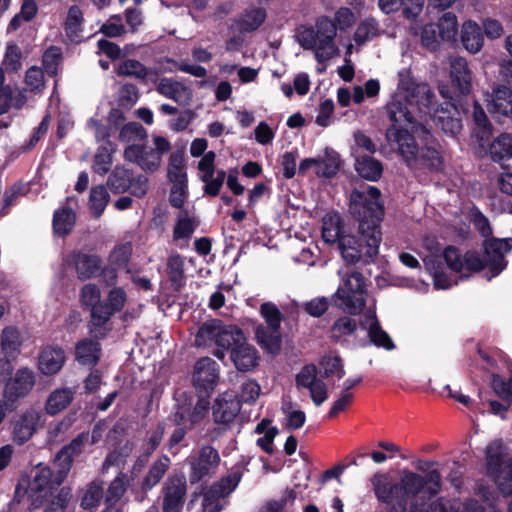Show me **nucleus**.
<instances>
[{
	"label": "nucleus",
	"instance_id": "nucleus-1",
	"mask_svg": "<svg viewBox=\"0 0 512 512\" xmlns=\"http://www.w3.org/2000/svg\"><path fill=\"white\" fill-rule=\"evenodd\" d=\"M381 192L375 186L355 189L350 194L349 212L358 221V232L345 234L339 217L324 218L322 238L326 243H338L343 259L349 264L363 260L370 263L379 252L382 240L380 224L384 217V206L380 202Z\"/></svg>",
	"mask_w": 512,
	"mask_h": 512
},
{
	"label": "nucleus",
	"instance_id": "nucleus-2",
	"mask_svg": "<svg viewBox=\"0 0 512 512\" xmlns=\"http://www.w3.org/2000/svg\"><path fill=\"white\" fill-rule=\"evenodd\" d=\"M385 113L390 126L386 128L385 138L404 163L410 167L422 166L439 171L443 158L436 149V139L430 129L418 121L401 101L386 104Z\"/></svg>",
	"mask_w": 512,
	"mask_h": 512
},
{
	"label": "nucleus",
	"instance_id": "nucleus-3",
	"mask_svg": "<svg viewBox=\"0 0 512 512\" xmlns=\"http://www.w3.org/2000/svg\"><path fill=\"white\" fill-rule=\"evenodd\" d=\"M506 448L501 440L486 447V474L504 496L512 495V456L505 460Z\"/></svg>",
	"mask_w": 512,
	"mask_h": 512
},
{
	"label": "nucleus",
	"instance_id": "nucleus-4",
	"mask_svg": "<svg viewBox=\"0 0 512 512\" xmlns=\"http://www.w3.org/2000/svg\"><path fill=\"white\" fill-rule=\"evenodd\" d=\"M246 340L241 328L236 325H226L221 319L205 321L198 329L196 342L198 345L213 342L217 347L225 349L229 353L234 347Z\"/></svg>",
	"mask_w": 512,
	"mask_h": 512
},
{
	"label": "nucleus",
	"instance_id": "nucleus-5",
	"mask_svg": "<svg viewBox=\"0 0 512 512\" xmlns=\"http://www.w3.org/2000/svg\"><path fill=\"white\" fill-rule=\"evenodd\" d=\"M366 284L361 272L353 271L333 295L336 306L351 315H358L366 305Z\"/></svg>",
	"mask_w": 512,
	"mask_h": 512
},
{
	"label": "nucleus",
	"instance_id": "nucleus-6",
	"mask_svg": "<svg viewBox=\"0 0 512 512\" xmlns=\"http://www.w3.org/2000/svg\"><path fill=\"white\" fill-rule=\"evenodd\" d=\"M36 383L34 371L28 367L17 369L14 375H10L3 382V398L6 408L13 411L17 408L18 402L28 396Z\"/></svg>",
	"mask_w": 512,
	"mask_h": 512
},
{
	"label": "nucleus",
	"instance_id": "nucleus-7",
	"mask_svg": "<svg viewBox=\"0 0 512 512\" xmlns=\"http://www.w3.org/2000/svg\"><path fill=\"white\" fill-rule=\"evenodd\" d=\"M107 186L113 194H122L130 190V193L142 198L148 192V178L142 174L134 175L131 169L124 166H116L107 179Z\"/></svg>",
	"mask_w": 512,
	"mask_h": 512
},
{
	"label": "nucleus",
	"instance_id": "nucleus-8",
	"mask_svg": "<svg viewBox=\"0 0 512 512\" xmlns=\"http://www.w3.org/2000/svg\"><path fill=\"white\" fill-rule=\"evenodd\" d=\"M190 466L189 481L197 484L213 476L220 463L218 451L211 445H205L187 458Z\"/></svg>",
	"mask_w": 512,
	"mask_h": 512
},
{
	"label": "nucleus",
	"instance_id": "nucleus-9",
	"mask_svg": "<svg viewBox=\"0 0 512 512\" xmlns=\"http://www.w3.org/2000/svg\"><path fill=\"white\" fill-rule=\"evenodd\" d=\"M401 88L406 92L405 105L413 115L410 108H415L420 114L431 115L436 108V94L428 83H417L413 80L401 83Z\"/></svg>",
	"mask_w": 512,
	"mask_h": 512
},
{
	"label": "nucleus",
	"instance_id": "nucleus-10",
	"mask_svg": "<svg viewBox=\"0 0 512 512\" xmlns=\"http://www.w3.org/2000/svg\"><path fill=\"white\" fill-rule=\"evenodd\" d=\"M512 249V238L490 237L482 243V253L484 260L490 272V277H497L506 269L508 261L505 259V253Z\"/></svg>",
	"mask_w": 512,
	"mask_h": 512
},
{
	"label": "nucleus",
	"instance_id": "nucleus-11",
	"mask_svg": "<svg viewBox=\"0 0 512 512\" xmlns=\"http://www.w3.org/2000/svg\"><path fill=\"white\" fill-rule=\"evenodd\" d=\"M88 439L89 433L81 432L55 454L53 463L56 467L55 471H57L59 482L66 480L75 459L84 452Z\"/></svg>",
	"mask_w": 512,
	"mask_h": 512
},
{
	"label": "nucleus",
	"instance_id": "nucleus-12",
	"mask_svg": "<svg viewBox=\"0 0 512 512\" xmlns=\"http://www.w3.org/2000/svg\"><path fill=\"white\" fill-rule=\"evenodd\" d=\"M315 30L317 32L318 49L315 52L317 62L322 63L333 58L339 49L335 43L337 27L328 16H320L316 19Z\"/></svg>",
	"mask_w": 512,
	"mask_h": 512
},
{
	"label": "nucleus",
	"instance_id": "nucleus-13",
	"mask_svg": "<svg viewBox=\"0 0 512 512\" xmlns=\"http://www.w3.org/2000/svg\"><path fill=\"white\" fill-rule=\"evenodd\" d=\"M126 301L127 295L123 288L114 287L109 291L107 299L102 302V305H99L98 312L101 314L94 315L95 320L99 323L96 339H104L107 336L111 328L106 325L114 314L122 311Z\"/></svg>",
	"mask_w": 512,
	"mask_h": 512
},
{
	"label": "nucleus",
	"instance_id": "nucleus-14",
	"mask_svg": "<svg viewBox=\"0 0 512 512\" xmlns=\"http://www.w3.org/2000/svg\"><path fill=\"white\" fill-rule=\"evenodd\" d=\"M219 379V367L216 361L209 357L200 358L195 366L192 376L196 393L211 396Z\"/></svg>",
	"mask_w": 512,
	"mask_h": 512
},
{
	"label": "nucleus",
	"instance_id": "nucleus-15",
	"mask_svg": "<svg viewBox=\"0 0 512 512\" xmlns=\"http://www.w3.org/2000/svg\"><path fill=\"white\" fill-rule=\"evenodd\" d=\"M65 264L75 270L80 281H87L99 276L103 261L97 254L73 250L67 254Z\"/></svg>",
	"mask_w": 512,
	"mask_h": 512
},
{
	"label": "nucleus",
	"instance_id": "nucleus-16",
	"mask_svg": "<svg viewBox=\"0 0 512 512\" xmlns=\"http://www.w3.org/2000/svg\"><path fill=\"white\" fill-rule=\"evenodd\" d=\"M40 414L34 409H28L11 420L12 441L16 445L27 443L36 433Z\"/></svg>",
	"mask_w": 512,
	"mask_h": 512
},
{
	"label": "nucleus",
	"instance_id": "nucleus-17",
	"mask_svg": "<svg viewBox=\"0 0 512 512\" xmlns=\"http://www.w3.org/2000/svg\"><path fill=\"white\" fill-rule=\"evenodd\" d=\"M433 121L445 134L456 136L462 130L461 112L457 105L450 101H445L435 108Z\"/></svg>",
	"mask_w": 512,
	"mask_h": 512
},
{
	"label": "nucleus",
	"instance_id": "nucleus-18",
	"mask_svg": "<svg viewBox=\"0 0 512 512\" xmlns=\"http://www.w3.org/2000/svg\"><path fill=\"white\" fill-rule=\"evenodd\" d=\"M163 512H181L186 495V480L184 476L169 477L163 487Z\"/></svg>",
	"mask_w": 512,
	"mask_h": 512
},
{
	"label": "nucleus",
	"instance_id": "nucleus-19",
	"mask_svg": "<svg viewBox=\"0 0 512 512\" xmlns=\"http://www.w3.org/2000/svg\"><path fill=\"white\" fill-rule=\"evenodd\" d=\"M450 79L453 92L457 95L467 96L472 91V72L466 59L454 58L450 63Z\"/></svg>",
	"mask_w": 512,
	"mask_h": 512
},
{
	"label": "nucleus",
	"instance_id": "nucleus-20",
	"mask_svg": "<svg viewBox=\"0 0 512 512\" xmlns=\"http://www.w3.org/2000/svg\"><path fill=\"white\" fill-rule=\"evenodd\" d=\"M80 302L84 310L90 312L89 320V333L93 338L97 337V331L99 330V323L95 320L94 315H100L98 312L99 305H102L101 291L96 284L88 283L85 284L80 291Z\"/></svg>",
	"mask_w": 512,
	"mask_h": 512
},
{
	"label": "nucleus",
	"instance_id": "nucleus-21",
	"mask_svg": "<svg viewBox=\"0 0 512 512\" xmlns=\"http://www.w3.org/2000/svg\"><path fill=\"white\" fill-rule=\"evenodd\" d=\"M230 359L238 371L249 372L258 366L260 357L257 349L246 339L232 349Z\"/></svg>",
	"mask_w": 512,
	"mask_h": 512
},
{
	"label": "nucleus",
	"instance_id": "nucleus-22",
	"mask_svg": "<svg viewBox=\"0 0 512 512\" xmlns=\"http://www.w3.org/2000/svg\"><path fill=\"white\" fill-rule=\"evenodd\" d=\"M212 410L215 423L228 425L239 414L241 403L237 398L224 394L216 398Z\"/></svg>",
	"mask_w": 512,
	"mask_h": 512
},
{
	"label": "nucleus",
	"instance_id": "nucleus-23",
	"mask_svg": "<svg viewBox=\"0 0 512 512\" xmlns=\"http://www.w3.org/2000/svg\"><path fill=\"white\" fill-rule=\"evenodd\" d=\"M488 110L496 120L501 117L512 118V90L505 85L496 87L492 92Z\"/></svg>",
	"mask_w": 512,
	"mask_h": 512
},
{
	"label": "nucleus",
	"instance_id": "nucleus-24",
	"mask_svg": "<svg viewBox=\"0 0 512 512\" xmlns=\"http://www.w3.org/2000/svg\"><path fill=\"white\" fill-rule=\"evenodd\" d=\"M170 465L171 460L167 455L161 454L158 456V458L149 467L145 476L139 482V489L143 495H146L160 483L169 470Z\"/></svg>",
	"mask_w": 512,
	"mask_h": 512
},
{
	"label": "nucleus",
	"instance_id": "nucleus-25",
	"mask_svg": "<svg viewBox=\"0 0 512 512\" xmlns=\"http://www.w3.org/2000/svg\"><path fill=\"white\" fill-rule=\"evenodd\" d=\"M65 363V354L62 348L46 347L40 355L38 368L44 375L51 376L58 373Z\"/></svg>",
	"mask_w": 512,
	"mask_h": 512
},
{
	"label": "nucleus",
	"instance_id": "nucleus-26",
	"mask_svg": "<svg viewBox=\"0 0 512 512\" xmlns=\"http://www.w3.org/2000/svg\"><path fill=\"white\" fill-rule=\"evenodd\" d=\"M94 339H83L77 343L75 355L80 364L94 367L99 362L101 345L99 339Z\"/></svg>",
	"mask_w": 512,
	"mask_h": 512
},
{
	"label": "nucleus",
	"instance_id": "nucleus-27",
	"mask_svg": "<svg viewBox=\"0 0 512 512\" xmlns=\"http://www.w3.org/2000/svg\"><path fill=\"white\" fill-rule=\"evenodd\" d=\"M255 337L264 352L270 355H278L280 353L282 338L279 330L266 328L260 324L255 329Z\"/></svg>",
	"mask_w": 512,
	"mask_h": 512
},
{
	"label": "nucleus",
	"instance_id": "nucleus-28",
	"mask_svg": "<svg viewBox=\"0 0 512 512\" xmlns=\"http://www.w3.org/2000/svg\"><path fill=\"white\" fill-rule=\"evenodd\" d=\"M461 42L467 51L479 52L484 43L482 28L474 21L464 22L461 30Z\"/></svg>",
	"mask_w": 512,
	"mask_h": 512
},
{
	"label": "nucleus",
	"instance_id": "nucleus-29",
	"mask_svg": "<svg viewBox=\"0 0 512 512\" xmlns=\"http://www.w3.org/2000/svg\"><path fill=\"white\" fill-rule=\"evenodd\" d=\"M367 318L371 320L367 328V336L370 344L377 348L391 351L395 349V344L390 335L381 327L376 313H371Z\"/></svg>",
	"mask_w": 512,
	"mask_h": 512
},
{
	"label": "nucleus",
	"instance_id": "nucleus-30",
	"mask_svg": "<svg viewBox=\"0 0 512 512\" xmlns=\"http://www.w3.org/2000/svg\"><path fill=\"white\" fill-rule=\"evenodd\" d=\"M76 223V213L70 207H62L57 209L53 215V231L54 234L65 238L68 236Z\"/></svg>",
	"mask_w": 512,
	"mask_h": 512
},
{
	"label": "nucleus",
	"instance_id": "nucleus-31",
	"mask_svg": "<svg viewBox=\"0 0 512 512\" xmlns=\"http://www.w3.org/2000/svg\"><path fill=\"white\" fill-rule=\"evenodd\" d=\"M267 13L264 8L255 7L246 9L236 20V25L241 33L256 31L266 20Z\"/></svg>",
	"mask_w": 512,
	"mask_h": 512
},
{
	"label": "nucleus",
	"instance_id": "nucleus-32",
	"mask_svg": "<svg viewBox=\"0 0 512 512\" xmlns=\"http://www.w3.org/2000/svg\"><path fill=\"white\" fill-rule=\"evenodd\" d=\"M115 73L121 77H131L137 80L146 81L147 78L156 74L153 69L146 67L136 59H125L117 65Z\"/></svg>",
	"mask_w": 512,
	"mask_h": 512
},
{
	"label": "nucleus",
	"instance_id": "nucleus-33",
	"mask_svg": "<svg viewBox=\"0 0 512 512\" xmlns=\"http://www.w3.org/2000/svg\"><path fill=\"white\" fill-rule=\"evenodd\" d=\"M354 167L360 177L369 181H378L383 173L382 163L369 155L357 157Z\"/></svg>",
	"mask_w": 512,
	"mask_h": 512
},
{
	"label": "nucleus",
	"instance_id": "nucleus-34",
	"mask_svg": "<svg viewBox=\"0 0 512 512\" xmlns=\"http://www.w3.org/2000/svg\"><path fill=\"white\" fill-rule=\"evenodd\" d=\"M74 399V393L70 388H58L51 392L45 403V411L54 416L67 408Z\"/></svg>",
	"mask_w": 512,
	"mask_h": 512
},
{
	"label": "nucleus",
	"instance_id": "nucleus-35",
	"mask_svg": "<svg viewBox=\"0 0 512 512\" xmlns=\"http://www.w3.org/2000/svg\"><path fill=\"white\" fill-rule=\"evenodd\" d=\"M33 483L38 491H51L57 489L63 482L58 481L57 471L53 470L50 466L41 463L36 467Z\"/></svg>",
	"mask_w": 512,
	"mask_h": 512
},
{
	"label": "nucleus",
	"instance_id": "nucleus-36",
	"mask_svg": "<svg viewBox=\"0 0 512 512\" xmlns=\"http://www.w3.org/2000/svg\"><path fill=\"white\" fill-rule=\"evenodd\" d=\"M22 340L20 333L16 327H5L1 335V350L5 356L16 359L20 353Z\"/></svg>",
	"mask_w": 512,
	"mask_h": 512
},
{
	"label": "nucleus",
	"instance_id": "nucleus-37",
	"mask_svg": "<svg viewBox=\"0 0 512 512\" xmlns=\"http://www.w3.org/2000/svg\"><path fill=\"white\" fill-rule=\"evenodd\" d=\"M168 278L176 291L185 285L184 261L180 254H173L167 260Z\"/></svg>",
	"mask_w": 512,
	"mask_h": 512
},
{
	"label": "nucleus",
	"instance_id": "nucleus-38",
	"mask_svg": "<svg viewBox=\"0 0 512 512\" xmlns=\"http://www.w3.org/2000/svg\"><path fill=\"white\" fill-rule=\"evenodd\" d=\"M115 151V144L111 141H107L105 145L100 146L94 156L93 171L99 175L107 174L112 164V154Z\"/></svg>",
	"mask_w": 512,
	"mask_h": 512
},
{
	"label": "nucleus",
	"instance_id": "nucleus-39",
	"mask_svg": "<svg viewBox=\"0 0 512 512\" xmlns=\"http://www.w3.org/2000/svg\"><path fill=\"white\" fill-rule=\"evenodd\" d=\"M83 22L84 17L81 8L78 5L70 6L64 24L66 35L72 40L79 38Z\"/></svg>",
	"mask_w": 512,
	"mask_h": 512
},
{
	"label": "nucleus",
	"instance_id": "nucleus-40",
	"mask_svg": "<svg viewBox=\"0 0 512 512\" xmlns=\"http://www.w3.org/2000/svg\"><path fill=\"white\" fill-rule=\"evenodd\" d=\"M157 91L161 95L169 99H172L177 103L180 102V97L182 94L187 96L191 94V91L187 86L183 85L180 82L174 81L171 78L161 79L157 87Z\"/></svg>",
	"mask_w": 512,
	"mask_h": 512
},
{
	"label": "nucleus",
	"instance_id": "nucleus-41",
	"mask_svg": "<svg viewBox=\"0 0 512 512\" xmlns=\"http://www.w3.org/2000/svg\"><path fill=\"white\" fill-rule=\"evenodd\" d=\"M357 322L348 316L339 317L332 325L330 333L331 340L338 343L344 337L351 336L357 330Z\"/></svg>",
	"mask_w": 512,
	"mask_h": 512
},
{
	"label": "nucleus",
	"instance_id": "nucleus-42",
	"mask_svg": "<svg viewBox=\"0 0 512 512\" xmlns=\"http://www.w3.org/2000/svg\"><path fill=\"white\" fill-rule=\"evenodd\" d=\"M182 212L184 215L182 213L178 215L173 229L174 240H189L198 226V222L188 217L186 209H183Z\"/></svg>",
	"mask_w": 512,
	"mask_h": 512
},
{
	"label": "nucleus",
	"instance_id": "nucleus-43",
	"mask_svg": "<svg viewBox=\"0 0 512 512\" xmlns=\"http://www.w3.org/2000/svg\"><path fill=\"white\" fill-rule=\"evenodd\" d=\"M490 152L494 160H504L512 157V136L508 133L500 134L491 144Z\"/></svg>",
	"mask_w": 512,
	"mask_h": 512
},
{
	"label": "nucleus",
	"instance_id": "nucleus-44",
	"mask_svg": "<svg viewBox=\"0 0 512 512\" xmlns=\"http://www.w3.org/2000/svg\"><path fill=\"white\" fill-rule=\"evenodd\" d=\"M165 434L164 422H159L153 429L146 431L141 450L152 455L160 446Z\"/></svg>",
	"mask_w": 512,
	"mask_h": 512
},
{
	"label": "nucleus",
	"instance_id": "nucleus-45",
	"mask_svg": "<svg viewBox=\"0 0 512 512\" xmlns=\"http://www.w3.org/2000/svg\"><path fill=\"white\" fill-rule=\"evenodd\" d=\"M127 476L119 473L109 484L105 493V504L116 505L126 492Z\"/></svg>",
	"mask_w": 512,
	"mask_h": 512
},
{
	"label": "nucleus",
	"instance_id": "nucleus-46",
	"mask_svg": "<svg viewBox=\"0 0 512 512\" xmlns=\"http://www.w3.org/2000/svg\"><path fill=\"white\" fill-rule=\"evenodd\" d=\"M260 314L267 324V326H265L266 328L280 330L281 322L284 319V315L274 303H262L260 306Z\"/></svg>",
	"mask_w": 512,
	"mask_h": 512
},
{
	"label": "nucleus",
	"instance_id": "nucleus-47",
	"mask_svg": "<svg viewBox=\"0 0 512 512\" xmlns=\"http://www.w3.org/2000/svg\"><path fill=\"white\" fill-rule=\"evenodd\" d=\"M378 34V24L373 19H365L361 21L353 35V39L357 45H363L368 40L372 39Z\"/></svg>",
	"mask_w": 512,
	"mask_h": 512
},
{
	"label": "nucleus",
	"instance_id": "nucleus-48",
	"mask_svg": "<svg viewBox=\"0 0 512 512\" xmlns=\"http://www.w3.org/2000/svg\"><path fill=\"white\" fill-rule=\"evenodd\" d=\"M109 194L103 185L95 186L90 191L89 204L96 217H99L109 202Z\"/></svg>",
	"mask_w": 512,
	"mask_h": 512
},
{
	"label": "nucleus",
	"instance_id": "nucleus-49",
	"mask_svg": "<svg viewBox=\"0 0 512 512\" xmlns=\"http://www.w3.org/2000/svg\"><path fill=\"white\" fill-rule=\"evenodd\" d=\"M62 58L61 49L57 46H50L42 56V65L48 76L54 77L58 73V67Z\"/></svg>",
	"mask_w": 512,
	"mask_h": 512
},
{
	"label": "nucleus",
	"instance_id": "nucleus-50",
	"mask_svg": "<svg viewBox=\"0 0 512 512\" xmlns=\"http://www.w3.org/2000/svg\"><path fill=\"white\" fill-rule=\"evenodd\" d=\"M317 167V175L326 178L334 177L340 169V158L338 153H327L324 159H318Z\"/></svg>",
	"mask_w": 512,
	"mask_h": 512
},
{
	"label": "nucleus",
	"instance_id": "nucleus-51",
	"mask_svg": "<svg viewBox=\"0 0 512 512\" xmlns=\"http://www.w3.org/2000/svg\"><path fill=\"white\" fill-rule=\"evenodd\" d=\"M198 400L194 407L190 408L189 423L191 426L199 424L208 414L210 409V397L202 393H196Z\"/></svg>",
	"mask_w": 512,
	"mask_h": 512
},
{
	"label": "nucleus",
	"instance_id": "nucleus-52",
	"mask_svg": "<svg viewBox=\"0 0 512 512\" xmlns=\"http://www.w3.org/2000/svg\"><path fill=\"white\" fill-rule=\"evenodd\" d=\"M427 270L430 271L433 277V284L436 289H448L451 287V282L448 275L442 270V264L437 260L425 261Z\"/></svg>",
	"mask_w": 512,
	"mask_h": 512
},
{
	"label": "nucleus",
	"instance_id": "nucleus-53",
	"mask_svg": "<svg viewBox=\"0 0 512 512\" xmlns=\"http://www.w3.org/2000/svg\"><path fill=\"white\" fill-rule=\"evenodd\" d=\"M320 366L323 369L322 377L329 378L334 374L337 375L338 379L343 378L345 371L343 368L342 359L339 356H325L320 361Z\"/></svg>",
	"mask_w": 512,
	"mask_h": 512
},
{
	"label": "nucleus",
	"instance_id": "nucleus-54",
	"mask_svg": "<svg viewBox=\"0 0 512 512\" xmlns=\"http://www.w3.org/2000/svg\"><path fill=\"white\" fill-rule=\"evenodd\" d=\"M470 221L482 237L485 239L493 237L492 227L488 218L476 206H473L470 210Z\"/></svg>",
	"mask_w": 512,
	"mask_h": 512
},
{
	"label": "nucleus",
	"instance_id": "nucleus-55",
	"mask_svg": "<svg viewBox=\"0 0 512 512\" xmlns=\"http://www.w3.org/2000/svg\"><path fill=\"white\" fill-rule=\"evenodd\" d=\"M139 98V91L136 85L125 83L119 89L117 103L125 109H131Z\"/></svg>",
	"mask_w": 512,
	"mask_h": 512
},
{
	"label": "nucleus",
	"instance_id": "nucleus-56",
	"mask_svg": "<svg viewBox=\"0 0 512 512\" xmlns=\"http://www.w3.org/2000/svg\"><path fill=\"white\" fill-rule=\"evenodd\" d=\"M438 29L442 39H454L458 30L457 17L451 12L445 13L439 20Z\"/></svg>",
	"mask_w": 512,
	"mask_h": 512
},
{
	"label": "nucleus",
	"instance_id": "nucleus-57",
	"mask_svg": "<svg viewBox=\"0 0 512 512\" xmlns=\"http://www.w3.org/2000/svg\"><path fill=\"white\" fill-rule=\"evenodd\" d=\"M22 52L16 43H8L6 46L3 64L10 72H18L21 68Z\"/></svg>",
	"mask_w": 512,
	"mask_h": 512
},
{
	"label": "nucleus",
	"instance_id": "nucleus-58",
	"mask_svg": "<svg viewBox=\"0 0 512 512\" xmlns=\"http://www.w3.org/2000/svg\"><path fill=\"white\" fill-rule=\"evenodd\" d=\"M297 41L304 50H317L318 39L314 26H302L297 32Z\"/></svg>",
	"mask_w": 512,
	"mask_h": 512
},
{
	"label": "nucleus",
	"instance_id": "nucleus-59",
	"mask_svg": "<svg viewBox=\"0 0 512 512\" xmlns=\"http://www.w3.org/2000/svg\"><path fill=\"white\" fill-rule=\"evenodd\" d=\"M492 388L505 403L512 404V378L505 380L499 375H493Z\"/></svg>",
	"mask_w": 512,
	"mask_h": 512
},
{
	"label": "nucleus",
	"instance_id": "nucleus-60",
	"mask_svg": "<svg viewBox=\"0 0 512 512\" xmlns=\"http://www.w3.org/2000/svg\"><path fill=\"white\" fill-rule=\"evenodd\" d=\"M132 256V247L129 243L120 244L114 247L110 253V262L118 268H125Z\"/></svg>",
	"mask_w": 512,
	"mask_h": 512
},
{
	"label": "nucleus",
	"instance_id": "nucleus-61",
	"mask_svg": "<svg viewBox=\"0 0 512 512\" xmlns=\"http://www.w3.org/2000/svg\"><path fill=\"white\" fill-rule=\"evenodd\" d=\"M317 367L314 364L304 365L296 375L295 381L297 387L310 388L318 383Z\"/></svg>",
	"mask_w": 512,
	"mask_h": 512
},
{
	"label": "nucleus",
	"instance_id": "nucleus-62",
	"mask_svg": "<svg viewBox=\"0 0 512 512\" xmlns=\"http://www.w3.org/2000/svg\"><path fill=\"white\" fill-rule=\"evenodd\" d=\"M25 83L30 91H42L45 87L44 71L38 66H31L26 71Z\"/></svg>",
	"mask_w": 512,
	"mask_h": 512
},
{
	"label": "nucleus",
	"instance_id": "nucleus-63",
	"mask_svg": "<svg viewBox=\"0 0 512 512\" xmlns=\"http://www.w3.org/2000/svg\"><path fill=\"white\" fill-rule=\"evenodd\" d=\"M487 267V263L484 260V256L475 250L467 251L463 256V268L472 273H479Z\"/></svg>",
	"mask_w": 512,
	"mask_h": 512
},
{
	"label": "nucleus",
	"instance_id": "nucleus-64",
	"mask_svg": "<svg viewBox=\"0 0 512 512\" xmlns=\"http://www.w3.org/2000/svg\"><path fill=\"white\" fill-rule=\"evenodd\" d=\"M102 497L103 488L96 483H91L82 498L81 506L84 509L94 508L100 504Z\"/></svg>",
	"mask_w": 512,
	"mask_h": 512
}]
</instances>
